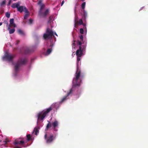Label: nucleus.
<instances>
[{
  "label": "nucleus",
  "instance_id": "1",
  "mask_svg": "<svg viewBox=\"0 0 148 148\" xmlns=\"http://www.w3.org/2000/svg\"><path fill=\"white\" fill-rule=\"evenodd\" d=\"M26 137L27 141H25L23 138H20L16 140L13 143L15 145L14 148H21L22 147H26L28 146L29 145L25 143L29 141L32 138L30 134H27Z\"/></svg>",
  "mask_w": 148,
  "mask_h": 148
},
{
  "label": "nucleus",
  "instance_id": "2",
  "mask_svg": "<svg viewBox=\"0 0 148 148\" xmlns=\"http://www.w3.org/2000/svg\"><path fill=\"white\" fill-rule=\"evenodd\" d=\"M80 57H78L77 58V71L75 74V77L73 79V86H79L80 85V82L81 80L79 79V77L80 76L81 71L80 70H79V67L78 66V62L80 60Z\"/></svg>",
  "mask_w": 148,
  "mask_h": 148
},
{
  "label": "nucleus",
  "instance_id": "3",
  "mask_svg": "<svg viewBox=\"0 0 148 148\" xmlns=\"http://www.w3.org/2000/svg\"><path fill=\"white\" fill-rule=\"evenodd\" d=\"M52 109V107L51 106L44 112H41L38 113L37 115L38 121L43 120L46 116L47 114L49 113Z\"/></svg>",
  "mask_w": 148,
  "mask_h": 148
},
{
  "label": "nucleus",
  "instance_id": "4",
  "mask_svg": "<svg viewBox=\"0 0 148 148\" xmlns=\"http://www.w3.org/2000/svg\"><path fill=\"white\" fill-rule=\"evenodd\" d=\"M58 36L57 34L55 32L54 33L49 28H47L46 31V33L44 34L43 37L44 39L46 40L52 38L53 36H54V34Z\"/></svg>",
  "mask_w": 148,
  "mask_h": 148
},
{
  "label": "nucleus",
  "instance_id": "5",
  "mask_svg": "<svg viewBox=\"0 0 148 148\" xmlns=\"http://www.w3.org/2000/svg\"><path fill=\"white\" fill-rule=\"evenodd\" d=\"M27 62V60L26 59L20 58L14 66V70L16 72L18 71L19 67L21 65L25 64Z\"/></svg>",
  "mask_w": 148,
  "mask_h": 148
},
{
  "label": "nucleus",
  "instance_id": "6",
  "mask_svg": "<svg viewBox=\"0 0 148 148\" xmlns=\"http://www.w3.org/2000/svg\"><path fill=\"white\" fill-rule=\"evenodd\" d=\"M82 44V43L81 41L78 40L77 42V45L79 46L78 49L76 51V55L77 57H81L82 55L83 51L82 50V47L81 46Z\"/></svg>",
  "mask_w": 148,
  "mask_h": 148
},
{
  "label": "nucleus",
  "instance_id": "7",
  "mask_svg": "<svg viewBox=\"0 0 148 148\" xmlns=\"http://www.w3.org/2000/svg\"><path fill=\"white\" fill-rule=\"evenodd\" d=\"M14 57V56L10 55L8 53H6L3 57V59L9 61H11Z\"/></svg>",
  "mask_w": 148,
  "mask_h": 148
},
{
  "label": "nucleus",
  "instance_id": "8",
  "mask_svg": "<svg viewBox=\"0 0 148 148\" xmlns=\"http://www.w3.org/2000/svg\"><path fill=\"white\" fill-rule=\"evenodd\" d=\"M49 13V10L48 9H46L44 12L42 11H39L38 15L40 18L45 17Z\"/></svg>",
  "mask_w": 148,
  "mask_h": 148
},
{
  "label": "nucleus",
  "instance_id": "9",
  "mask_svg": "<svg viewBox=\"0 0 148 148\" xmlns=\"http://www.w3.org/2000/svg\"><path fill=\"white\" fill-rule=\"evenodd\" d=\"M44 138L46 140V143H51L55 138H54L53 136L52 135L47 137V135L46 134L45 135Z\"/></svg>",
  "mask_w": 148,
  "mask_h": 148
},
{
  "label": "nucleus",
  "instance_id": "10",
  "mask_svg": "<svg viewBox=\"0 0 148 148\" xmlns=\"http://www.w3.org/2000/svg\"><path fill=\"white\" fill-rule=\"evenodd\" d=\"M26 10H27V8L25 6H18V7L17 8V10L21 13L22 12L24 11H25Z\"/></svg>",
  "mask_w": 148,
  "mask_h": 148
},
{
  "label": "nucleus",
  "instance_id": "11",
  "mask_svg": "<svg viewBox=\"0 0 148 148\" xmlns=\"http://www.w3.org/2000/svg\"><path fill=\"white\" fill-rule=\"evenodd\" d=\"M14 19L12 18L10 19V24L9 26L12 27H16V25L14 23Z\"/></svg>",
  "mask_w": 148,
  "mask_h": 148
},
{
  "label": "nucleus",
  "instance_id": "12",
  "mask_svg": "<svg viewBox=\"0 0 148 148\" xmlns=\"http://www.w3.org/2000/svg\"><path fill=\"white\" fill-rule=\"evenodd\" d=\"M58 122L56 120L55 121L52 123L53 129L55 131H57L58 130L56 129V127L58 126Z\"/></svg>",
  "mask_w": 148,
  "mask_h": 148
},
{
  "label": "nucleus",
  "instance_id": "13",
  "mask_svg": "<svg viewBox=\"0 0 148 148\" xmlns=\"http://www.w3.org/2000/svg\"><path fill=\"white\" fill-rule=\"evenodd\" d=\"M42 0H39L38 3V4L40 6V8L39 11H41L45 7V5L44 4H42Z\"/></svg>",
  "mask_w": 148,
  "mask_h": 148
},
{
  "label": "nucleus",
  "instance_id": "14",
  "mask_svg": "<svg viewBox=\"0 0 148 148\" xmlns=\"http://www.w3.org/2000/svg\"><path fill=\"white\" fill-rule=\"evenodd\" d=\"M53 43H51L49 46L51 48L48 49L47 50L46 53L47 55H49L51 52L52 49V48L53 47Z\"/></svg>",
  "mask_w": 148,
  "mask_h": 148
},
{
  "label": "nucleus",
  "instance_id": "15",
  "mask_svg": "<svg viewBox=\"0 0 148 148\" xmlns=\"http://www.w3.org/2000/svg\"><path fill=\"white\" fill-rule=\"evenodd\" d=\"M20 4V2H18L16 3H14L12 4L11 5V7L12 8L14 9L16 8L17 9L18 6H19Z\"/></svg>",
  "mask_w": 148,
  "mask_h": 148
},
{
  "label": "nucleus",
  "instance_id": "16",
  "mask_svg": "<svg viewBox=\"0 0 148 148\" xmlns=\"http://www.w3.org/2000/svg\"><path fill=\"white\" fill-rule=\"evenodd\" d=\"M24 12H25V14L24 16V18L25 19H26L29 15V12L28 10H26L25 11H24Z\"/></svg>",
  "mask_w": 148,
  "mask_h": 148
},
{
  "label": "nucleus",
  "instance_id": "17",
  "mask_svg": "<svg viewBox=\"0 0 148 148\" xmlns=\"http://www.w3.org/2000/svg\"><path fill=\"white\" fill-rule=\"evenodd\" d=\"M78 18L77 17L75 16V20H74V27L76 28V26L78 25V21H77V20H78Z\"/></svg>",
  "mask_w": 148,
  "mask_h": 148
},
{
  "label": "nucleus",
  "instance_id": "18",
  "mask_svg": "<svg viewBox=\"0 0 148 148\" xmlns=\"http://www.w3.org/2000/svg\"><path fill=\"white\" fill-rule=\"evenodd\" d=\"M8 30H9V33L10 34H12L15 31L14 29H11L10 26H8Z\"/></svg>",
  "mask_w": 148,
  "mask_h": 148
},
{
  "label": "nucleus",
  "instance_id": "19",
  "mask_svg": "<svg viewBox=\"0 0 148 148\" xmlns=\"http://www.w3.org/2000/svg\"><path fill=\"white\" fill-rule=\"evenodd\" d=\"M48 123L47 124V125L46 126V128L45 129L46 130H47L51 126V125H52V124L50 123V121H48Z\"/></svg>",
  "mask_w": 148,
  "mask_h": 148
},
{
  "label": "nucleus",
  "instance_id": "20",
  "mask_svg": "<svg viewBox=\"0 0 148 148\" xmlns=\"http://www.w3.org/2000/svg\"><path fill=\"white\" fill-rule=\"evenodd\" d=\"M18 34L22 36H24L25 35V34L23 31L21 29H19L18 30Z\"/></svg>",
  "mask_w": 148,
  "mask_h": 148
},
{
  "label": "nucleus",
  "instance_id": "21",
  "mask_svg": "<svg viewBox=\"0 0 148 148\" xmlns=\"http://www.w3.org/2000/svg\"><path fill=\"white\" fill-rule=\"evenodd\" d=\"M53 16H51L49 18V20L47 22L48 23H50L53 21Z\"/></svg>",
  "mask_w": 148,
  "mask_h": 148
},
{
  "label": "nucleus",
  "instance_id": "22",
  "mask_svg": "<svg viewBox=\"0 0 148 148\" xmlns=\"http://www.w3.org/2000/svg\"><path fill=\"white\" fill-rule=\"evenodd\" d=\"M87 14L86 12H85L84 11V15L82 16V18L84 20H86V17L87 16Z\"/></svg>",
  "mask_w": 148,
  "mask_h": 148
},
{
  "label": "nucleus",
  "instance_id": "23",
  "mask_svg": "<svg viewBox=\"0 0 148 148\" xmlns=\"http://www.w3.org/2000/svg\"><path fill=\"white\" fill-rule=\"evenodd\" d=\"M25 52L26 53H28L31 52L30 49L28 47H26L25 49Z\"/></svg>",
  "mask_w": 148,
  "mask_h": 148
},
{
  "label": "nucleus",
  "instance_id": "24",
  "mask_svg": "<svg viewBox=\"0 0 148 148\" xmlns=\"http://www.w3.org/2000/svg\"><path fill=\"white\" fill-rule=\"evenodd\" d=\"M73 88H72L70 90L69 92L67 93V96H68L69 95H70L72 94V93H73Z\"/></svg>",
  "mask_w": 148,
  "mask_h": 148
},
{
  "label": "nucleus",
  "instance_id": "25",
  "mask_svg": "<svg viewBox=\"0 0 148 148\" xmlns=\"http://www.w3.org/2000/svg\"><path fill=\"white\" fill-rule=\"evenodd\" d=\"M38 132H39V131H38V128L36 127H35V128L34 129V130L33 132H35L34 134L35 135H37V133Z\"/></svg>",
  "mask_w": 148,
  "mask_h": 148
},
{
  "label": "nucleus",
  "instance_id": "26",
  "mask_svg": "<svg viewBox=\"0 0 148 148\" xmlns=\"http://www.w3.org/2000/svg\"><path fill=\"white\" fill-rule=\"evenodd\" d=\"M78 40L77 41H76V40H73V42L72 43V47H73L74 48H75V45H76V44L75 43V42H76L77 43V42Z\"/></svg>",
  "mask_w": 148,
  "mask_h": 148
},
{
  "label": "nucleus",
  "instance_id": "27",
  "mask_svg": "<svg viewBox=\"0 0 148 148\" xmlns=\"http://www.w3.org/2000/svg\"><path fill=\"white\" fill-rule=\"evenodd\" d=\"M67 97L68 96H67V95L64 96L61 100V102L62 103L66 101L67 99Z\"/></svg>",
  "mask_w": 148,
  "mask_h": 148
},
{
  "label": "nucleus",
  "instance_id": "28",
  "mask_svg": "<svg viewBox=\"0 0 148 148\" xmlns=\"http://www.w3.org/2000/svg\"><path fill=\"white\" fill-rule=\"evenodd\" d=\"M83 24V22L82 19H79V21H78V25H82V24Z\"/></svg>",
  "mask_w": 148,
  "mask_h": 148
},
{
  "label": "nucleus",
  "instance_id": "29",
  "mask_svg": "<svg viewBox=\"0 0 148 148\" xmlns=\"http://www.w3.org/2000/svg\"><path fill=\"white\" fill-rule=\"evenodd\" d=\"M86 5V2H84L81 5V8L82 9H84Z\"/></svg>",
  "mask_w": 148,
  "mask_h": 148
},
{
  "label": "nucleus",
  "instance_id": "30",
  "mask_svg": "<svg viewBox=\"0 0 148 148\" xmlns=\"http://www.w3.org/2000/svg\"><path fill=\"white\" fill-rule=\"evenodd\" d=\"M5 15L7 17L9 18L10 16V14L9 12H7L5 14Z\"/></svg>",
  "mask_w": 148,
  "mask_h": 148
},
{
  "label": "nucleus",
  "instance_id": "31",
  "mask_svg": "<svg viewBox=\"0 0 148 148\" xmlns=\"http://www.w3.org/2000/svg\"><path fill=\"white\" fill-rule=\"evenodd\" d=\"M79 37L80 39L81 40V41H83V38H84L83 36V35H80V36H79Z\"/></svg>",
  "mask_w": 148,
  "mask_h": 148
},
{
  "label": "nucleus",
  "instance_id": "32",
  "mask_svg": "<svg viewBox=\"0 0 148 148\" xmlns=\"http://www.w3.org/2000/svg\"><path fill=\"white\" fill-rule=\"evenodd\" d=\"M82 50L84 51L85 50L86 48V45H82Z\"/></svg>",
  "mask_w": 148,
  "mask_h": 148
},
{
  "label": "nucleus",
  "instance_id": "33",
  "mask_svg": "<svg viewBox=\"0 0 148 148\" xmlns=\"http://www.w3.org/2000/svg\"><path fill=\"white\" fill-rule=\"evenodd\" d=\"M84 30L83 28H81L79 30L80 33L81 34H83L84 32Z\"/></svg>",
  "mask_w": 148,
  "mask_h": 148
},
{
  "label": "nucleus",
  "instance_id": "34",
  "mask_svg": "<svg viewBox=\"0 0 148 148\" xmlns=\"http://www.w3.org/2000/svg\"><path fill=\"white\" fill-rule=\"evenodd\" d=\"M5 1H3L1 3V5H2L5 4Z\"/></svg>",
  "mask_w": 148,
  "mask_h": 148
},
{
  "label": "nucleus",
  "instance_id": "35",
  "mask_svg": "<svg viewBox=\"0 0 148 148\" xmlns=\"http://www.w3.org/2000/svg\"><path fill=\"white\" fill-rule=\"evenodd\" d=\"M33 20L32 19H29V22L30 23H32V22Z\"/></svg>",
  "mask_w": 148,
  "mask_h": 148
},
{
  "label": "nucleus",
  "instance_id": "36",
  "mask_svg": "<svg viewBox=\"0 0 148 148\" xmlns=\"http://www.w3.org/2000/svg\"><path fill=\"white\" fill-rule=\"evenodd\" d=\"M19 41L18 40H17L16 41V45H17L19 43Z\"/></svg>",
  "mask_w": 148,
  "mask_h": 148
},
{
  "label": "nucleus",
  "instance_id": "37",
  "mask_svg": "<svg viewBox=\"0 0 148 148\" xmlns=\"http://www.w3.org/2000/svg\"><path fill=\"white\" fill-rule=\"evenodd\" d=\"M64 0H63L61 4V6H62L63 4L64 3Z\"/></svg>",
  "mask_w": 148,
  "mask_h": 148
},
{
  "label": "nucleus",
  "instance_id": "38",
  "mask_svg": "<svg viewBox=\"0 0 148 148\" xmlns=\"http://www.w3.org/2000/svg\"><path fill=\"white\" fill-rule=\"evenodd\" d=\"M11 3V0H10L9 1V3H8V5H10V4Z\"/></svg>",
  "mask_w": 148,
  "mask_h": 148
},
{
  "label": "nucleus",
  "instance_id": "39",
  "mask_svg": "<svg viewBox=\"0 0 148 148\" xmlns=\"http://www.w3.org/2000/svg\"><path fill=\"white\" fill-rule=\"evenodd\" d=\"M82 25L86 27V23H83V24H82Z\"/></svg>",
  "mask_w": 148,
  "mask_h": 148
},
{
  "label": "nucleus",
  "instance_id": "40",
  "mask_svg": "<svg viewBox=\"0 0 148 148\" xmlns=\"http://www.w3.org/2000/svg\"><path fill=\"white\" fill-rule=\"evenodd\" d=\"M85 29V31L86 32H87V29H86V27H85V29Z\"/></svg>",
  "mask_w": 148,
  "mask_h": 148
},
{
  "label": "nucleus",
  "instance_id": "41",
  "mask_svg": "<svg viewBox=\"0 0 148 148\" xmlns=\"http://www.w3.org/2000/svg\"><path fill=\"white\" fill-rule=\"evenodd\" d=\"M2 24V23H0V26Z\"/></svg>",
  "mask_w": 148,
  "mask_h": 148
},
{
  "label": "nucleus",
  "instance_id": "42",
  "mask_svg": "<svg viewBox=\"0 0 148 148\" xmlns=\"http://www.w3.org/2000/svg\"><path fill=\"white\" fill-rule=\"evenodd\" d=\"M14 0V1H16V0Z\"/></svg>",
  "mask_w": 148,
  "mask_h": 148
},
{
  "label": "nucleus",
  "instance_id": "43",
  "mask_svg": "<svg viewBox=\"0 0 148 148\" xmlns=\"http://www.w3.org/2000/svg\"><path fill=\"white\" fill-rule=\"evenodd\" d=\"M85 0H82V1H85Z\"/></svg>",
  "mask_w": 148,
  "mask_h": 148
}]
</instances>
